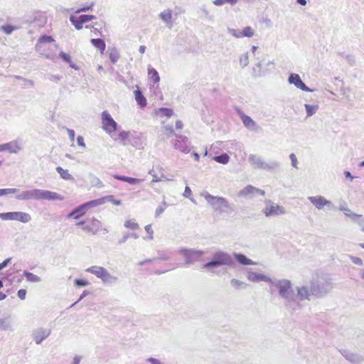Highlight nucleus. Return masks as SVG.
<instances>
[{"instance_id":"f257e3e1","label":"nucleus","mask_w":364,"mask_h":364,"mask_svg":"<svg viewBox=\"0 0 364 364\" xmlns=\"http://www.w3.org/2000/svg\"><path fill=\"white\" fill-rule=\"evenodd\" d=\"M271 290L272 288H275L279 295L284 300V305L285 308L289 311H295L301 308V304H299L295 299V290L292 287V284L289 279H274L272 281L271 286Z\"/></svg>"},{"instance_id":"f03ea898","label":"nucleus","mask_w":364,"mask_h":364,"mask_svg":"<svg viewBox=\"0 0 364 364\" xmlns=\"http://www.w3.org/2000/svg\"><path fill=\"white\" fill-rule=\"evenodd\" d=\"M16 199L18 200H63L64 197L53 191L33 188L21 191L19 194L16 195Z\"/></svg>"},{"instance_id":"7ed1b4c3","label":"nucleus","mask_w":364,"mask_h":364,"mask_svg":"<svg viewBox=\"0 0 364 364\" xmlns=\"http://www.w3.org/2000/svg\"><path fill=\"white\" fill-rule=\"evenodd\" d=\"M331 279L324 274H316L311 282V292L317 298H322L328 294L333 289Z\"/></svg>"},{"instance_id":"20e7f679","label":"nucleus","mask_w":364,"mask_h":364,"mask_svg":"<svg viewBox=\"0 0 364 364\" xmlns=\"http://www.w3.org/2000/svg\"><path fill=\"white\" fill-rule=\"evenodd\" d=\"M201 196L204 197L212 208L220 215L231 214L235 211L234 205L223 197L215 196L208 192L203 193Z\"/></svg>"},{"instance_id":"39448f33","label":"nucleus","mask_w":364,"mask_h":364,"mask_svg":"<svg viewBox=\"0 0 364 364\" xmlns=\"http://www.w3.org/2000/svg\"><path fill=\"white\" fill-rule=\"evenodd\" d=\"M248 161L250 165L255 169H262L267 171H273L280 166V164L277 161H265L264 159L256 154H250Z\"/></svg>"},{"instance_id":"423d86ee","label":"nucleus","mask_w":364,"mask_h":364,"mask_svg":"<svg viewBox=\"0 0 364 364\" xmlns=\"http://www.w3.org/2000/svg\"><path fill=\"white\" fill-rule=\"evenodd\" d=\"M85 272H90L100 279L103 283L112 284L117 282L118 278L112 275L105 268L100 266H92L85 269Z\"/></svg>"},{"instance_id":"0eeeda50","label":"nucleus","mask_w":364,"mask_h":364,"mask_svg":"<svg viewBox=\"0 0 364 364\" xmlns=\"http://www.w3.org/2000/svg\"><path fill=\"white\" fill-rule=\"evenodd\" d=\"M233 263V260L230 255L224 252H217L213 256L210 262L205 263L203 265L205 269H210L213 267L221 266V265H231Z\"/></svg>"},{"instance_id":"6e6552de","label":"nucleus","mask_w":364,"mask_h":364,"mask_svg":"<svg viewBox=\"0 0 364 364\" xmlns=\"http://www.w3.org/2000/svg\"><path fill=\"white\" fill-rule=\"evenodd\" d=\"M54 42V39L52 36H42L38 40L36 45V50L40 54L45 55L46 58L50 60L55 59V55L50 53L48 50L51 43Z\"/></svg>"},{"instance_id":"1a4fd4ad","label":"nucleus","mask_w":364,"mask_h":364,"mask_svg":"<svg viewBox=\"0 0 364 364\" xmlns=\"http://www.w3.org/2000/svg\"><path fill=\"white\" fill-rule=\"evenodd\" d=\"M264 203L265 207L263 208L262 213L266 217L277 216L286 213L283 206H280L270 200H265Z\"/></svg>"},{"instance_id":"9d476101","label":"nucleus","mask_w":364,"mask_h":364,"mask_svg":"<svg viewBox=\"0 0 364 364\" xmlns=\"http://www.w3.org/2000/svg\"><path fill=\"white\" fill-rule=\"evenodd\" d=\"M0 218L3 220H16L23 223L31 220L30 214L25 212H8L0 213Z\"/></svg>"},{"instance_id":"9b49d317","label":"nucleus","mask_w":364,"mask_h":364,"mask_svg":"<svg viewBox=\"0 0 364 364\" xmlns=\"http://www.w3.org/2000/svg\"><path fill=\"white\" fill-rule=\"evenodd\" d=\"M178 252L185 257V264H191L198 260L203 255L204 252L195 249H186L182 248L178 250Z\"/></svg>"},{"instance_id":"f8f14e48","label":"nucleus","mask_w":364,"mask_h":364,"mask_svg":"<svg viewBox=\"0 0 364 364\" xmlns=\"http://www.w3.org/2000/svg\"><path fill=\"white\" fill-rule=\"evenodd\" d=\"M51 334V329L49 328L38 327L34 328L31 333V338L33 341L37 344L40 345L43 341L50 336Z\"/></svg>"},{"instance_id":"ddd939ff","label":"nucleus","mask_w":364,"mask_h":364,"mask_svg":"<svg viewBox=\"0 0 364 364\" xmlns=\"http://www.w3.org/2000/svg\"><path fill=\"white\" fill-rule=\"evenodd\" d=\"M102 128L107 133H112L117 130V124L113 119L107 111H103L102 113Z\"/></svg>"},{"instance_id":"4468645a","label":"nucleus","mask_w":364,"mask_h":364,"mask_svg":"<svg viewBox=\"0 0 364 364\" xmlns=\"http://www.w3.org/2000/svg\"><path fill=\"white\" fill-rule=\"evenodd\" d=\"M175 136L176 139L171 141L174 148L183 153H188L190 151V144L188 138L179 134H175Z\"/></svg>"},{"instance_id":"2eb2a0df","label":"nucleus","mask_w":364,"mask_h":364,"mask_svg":"<svg viewBox=\"0 0 364 364\" xmlns=\"http://www.w3.org/2000/svg\"><path fill=\"white\" fill-rule=\"evenodd\" d=\"M23 149L21 139H15L8 143L0 144V152L8 151L10 154H17Z\"/></svg>"},{"instance_id":"dca6fc26","label":"nucleus","mask_w":364,"mask_h":364,"mask_svg":"<svg viewBox=\"0 0 364 364\" xmlns=\"http://www.w3.org/2000/svg\"><path fill=\"white\" fill-rule=\"evenodd\" d=\"M295 290V300L299 304H301V301L304 300H311V297L312 295L311 292V287L309 288L308 286H300L296 287Z\"/></svg>"},{"instance_id":"f3484780","label":"nucleus","mask_w":364,"mask_h":364,"mask_svg":"<svg viewBox=\"0 0 364 364\" xmlns=\"http://www.w3.org/2000/svg\"><path fill=\"white\" fill-rule=\"evenodd\" d=\"M307 199L318 210H322L324 207L333 208L332 203L322 196H309Z\"/></svg>"},{"instance_id":"a211bd4d","label":"nucleus","mask_w":364,"mask_h":364,"mask_svg":"<svg viewBox=\"0 0 364 364\" xmlns=\"http://www.w3.org/2000/svg\"><path fill=\"white\" fill-rule=\"evenodd\" d=\"M288 82L289 84L294 85L296 88L299 90L305 92H313V90L310 89L304 84L299 74H290L288 77Z\"/></svg>"},{"instance_id":"6ab92c4d","label":"nucleus","mask_w":364,"mask_h":364,"mask_svg":"<svg viewBox=\"0 0 364 364\" xmlns=\"http://www.w3.org/2000/svg\"><path fill=\"white\" fill-rule=\"evenodd\" d=\"M255 194H259L261 196H264L265 192L262 189H259L256 187H254L251 185H248L245 186L243 189L240 190L238 193V196L240 197H245L251 198Z\"/></svg>"},{"instance_id":"aec40b11","label":"nucleus","mask_w":364,"mask_h":364,"mask_svg":"<svg viewBox=\"0 0 364 364\" xmlns=\"http://www.w3.org/2000/svg\"><path fill=\"white\" fill-rule=\"evenodd\" d=\"M102 223L100 220L92 218L87 221V223L82 227L83 230L92 235H96L100 230Z\"/></svg>"},{"instance_id":"412c9836","label":"nucleus","mask_w":364,"mask_h":364,"mask_svg":"<svg viewBox=\"0 0 364 364\" xmlns=\"http://www.w3.org/2000/svg\"><path fill=\"white\" fill-rule=\"evenodd\" d=\"M247 278L249 281L255 283H258L260 282H268L269 286H271V284L273 281L271 278L268 277L267 276L257 273L252 271H248L247 272Z\"/></svg>"},{"instance_id":"4be33fe9","label":"nucleus","mask_w":364,"mask_h":364,"mask_svg":"<svg viewBox=\"0 0 364 364\" xmlns=\"http://www.w3.org/2000/svg\"><path fill=\"white\" fill-rule=\"evenodd\" d=\"M240 117L244 126L249 130L257 132L260 129L259 126L249 116L244 113H240Z\"/></svg>"},{"instance_id":"5701e85b","label":"nucleus","mask_w":364,"mask_h":364,"mask_svg":"<svg viewBox=\"0 0 364 364\" xmlns=\"http://www.w3.org/2000/svg\"><path fill=\"white\" fill-rule=\"evenodd\" d=\"M341 353L343 356L352 364H361L364 360L363 356L360 355L352 353L347 350H342Z\"/></svg>"},{"instance_id":"b1692460","label":"nucleus","mask_w":364,"mask_h":364,"mask_svg":"<svg viewBox=\"0 0 364 364\" xmlns=\"http://www.w3.org/2000/svg\"><path fill=\"white\" fill-rule=\"evenodd\" d=\"M14 330L11 317L0 318V331H11Z\"/></svg>"},{"instance_id":"393cba45","label":"nucleus","mask_w":364,"mask_h":364,"mask_svg":"<svg viewBox=\"0 0 364 364\" xmlns=\"http://www.w3.org/2000/svg\"><path fill=\"white\" fill-rule=\"evenodd\" d=\"M87 210L84 207V205L82 204L77 208L73 210L68 215V218H73L75 220L80 218L81 216L85 214Z\"/></svg>"},{"instance_id":"a878e982","label":"nucleus","mask_w":364,"mask_h":364,"mask_svg":"<svg viewBox=\"0 0 364 364\" xmlns=\"http://www.w3.org/2000/svg\"><path fill=\"white\" fill-rule=\"evenodd\" d=\"M160 18L166 23L168 28H171L173 26V23L171 21L172 18V11L170 9H166L162 11L160 15Z\"/></svg>"},{"instance_id":"bb28decb","label":"nucleus","mask_w":364,"mask_h":364,"mask_svg":"<svg viewBox=\"0 0 364 364\" xmlns=\"http://www.w3.org/2000/svg\"><path fill=\"white\" fill-rule=\"evenodd\" d=\"M235 259L242 265H254L257 263L248 259L245 255L240 253H234Z\"/></svg>"},{"instance_id":"cd10ccee","label":"nucleus","mask_w":364,"mask_h":364,"mask_svg":"<svg viewBox=\"0 0 364 364\" xmlns=\"http://www.w3.org/2000/svg\"><path fill=\"white\" fill-rule=\"evenodd\" d=\"M339 210L343 211L346 216L349 217L354 222H358L362 217L361 215L353 213L349 208L343 205L340 206Z\"/></svg>"},{"instance_id":"c85d7f7f","label":"nucleus","mask_w":364,"mask_h":364,"mask_svg":"<svg viewBox=\"0 0 364 364\" xmlns=\"http://www.w3.org/2000/svg\"><path fill=\"white\" fill-rule=\"evenodd\" d=\"M135 100L139 105L145 107L146 105V100L139 89L134 91Z\"/></svg>"},{"instance_id":"c756f323","label":"nucleus","mask_w":364,"mask_h":364,"mask_svg":"<svg viewBox=\"0 0 364 364\" xmlns=\"http://www.w3.org/2000/svg\"><path fill=\"white\" fill-rule=\"evenodd\" d=\"M89 178L92 186L97 187L98 188H102L104 187V184L101 180L94 174H89Z\"/></svg>"},{"instance_id":"7c9ffc66","label":"nucleus","mask_w":364,"mask_h":364,"mask_svg":"<svg viewBox=\"0 0 364 364\" xmlns=\"http://www.w3.org/2000/svg\"><path fill=\"white\" fill-rule=\"evenodd\" d=\"M82 205H84L85 209L87 210L92 208L103 205V200H102V198H100L98 199L88 201L87 203H83Z\"/></svg>"},{"instance_id":"2f4dec72","label":"nucleus","mask_w":364,"mask_h":364,"mask_svg":"<svg viewBox=\"0 0 364 364\" xmlns=\"http://www.w3.org/2000/svg\"><path fill=\"white\" fill-rule=\"evenodd\" d=\"M304 107H305V109L306 112L307 117H310L313 116L314 114L316 113V112L318 109V106L317 105L305 104Z\"/></svg>"},{"instance_id":"473e14b6","label":"nucleus","mask_w":364,"mask_h":364,"mask_svg":"<svg viewBox=\"0 0 364 364\" xmlns=\"http://www.w3.org/2000/svg\"><path fill=\"white\" fill-rule=\"evenodd\" d=\"M23 275L26 278L27 281L30 282L37 283L41 281L40 277L27 271H24Z\"/></svg>"},{"instance_id":"72a5a7b5","label":"nucleus","mask_w":364,"mask_h":364,"mask_svg":"<svg viewBox=\"0 0 364 364\" xmlns=\"http://www.w3.org/2000/svg\"><path fill=\"white\" fill-rule=\"evenodd\" d=\"M91 43L93 45V46L99 49L102 53L105 49V43L101 38H92L91 39Z\"/></svg>"},{"instance_id":"f704fd0d","label":"nucleus","mask_w":364,"mask_h":364,"mask_svg":"<svg viewBox=\"0 0 364 364\" xmlns=\"http://www.w3.org/2000/svg\"><path fill=\"white\" fill-rule=\"evenodd\" d=\"M57 172L60 175L61 178L65 180H73L74 178L71 174L69 173L68 170L63 169V168L58 166L56 168Z\"/></svg>"},{"instance_id":"c9c22d12","label":"nucleus","mask_w":364,"mask_h":364,"mask_svg":"<svg viewBox=\"0 0 364 364\" xmlns=\"http://www.w3.org/2000/svg\"><path fill=\"white\" fill-rule=\"evenodd\" d=\"M148 74L150 79L154 82L156 83L159 82L160 77L158 72L153 68H149Z\"/></svg>"},{"instance_id":"e433bc0d","label":"nucleus","mask_w":364,"mask_h":364,"mask_svg":"<svg viewBox=\"0 0 364 364\" xmlns=\"http://www.w3.org/2000/svg\"><path fill=\"white\" fill-rule=\"evenodd\" d=\"M214 161L222 164H227L230 160V156L228 154H223L220 156H215L213 158Z\"/></svg>"},{"instance_id":"4c0bfd02","label":"nucleus","mask_w":364,"mask_h":364,"mask_svg":"<svg viewBox=\"0 0 364 364\" xmlns=\"http://www.w3.org/2000/svg\"><path fill=\"white\" fill-rule=\"evenodd\" d=\"M242 38H251L255 36V31L251 26H246L243 29H242Z\"/></svg>"},{"instance_id":"58836bf2","label":"nucleus","mask_w":364,"mask_h":364,"mask_svg":"<svg viewBox=\"0 0 364 364\" xmlns=\"http://www.w3.org/2000/svg\"><path fill=\"white\" fill-rule=\"evenodd\" d=\"M230 284L232 287L236 288V289H245L247 286L246 283L244 282L237 279H232L230 281Z\"/></svg>"},{"instance_id":"ea45409f","label":"nucleus","mask_w":364,"mask_h":364,"mask_svg":"<svg viewBox=\"0 0 364 364\" xmlns=\"http://www.w3.org/2000/svg\"><path fill=\"white\" fill-rule=\"evenodd\" d=\"M18 28L11 25H4L0 27V30L6 35H10L13 31L17 30Z\"/></svg>"},{"instance_id":"a19ab883","label":"nucleus","mask_w":364,"mask_h":364,"mask_svg":"<svg viewBox=\"0 0 364 364\" xmlns=\"http://www.w3.org/2000/svg\"><path fill=\"white\" fill-rule=\"evenodd\" d=\"M102 200H103V204H105L107 202H110V203H112L115 205H120L122 203L121 200H116L114 198V196H112V195L102 197Z\"/></svg>"},{"instance_id":"79ce46f5","label":"nucleus","mask_w":364,"mask_h":364,"mask_svg":"<svg viewBox=\"0 0 364 364\" xmlns=\"http://www.w3.org/2000/svg\"><path fill=\"white\" fill-rule=\"evenodd\" d=\"M168 207V204L166 203L165 200H164L160 205L157 207L155 211V217L158 218L160 216L161 213H164V211L166 210V208Z\"/></svg>"},{"instance_id":"37998d69","label":"nucleus","mask_w":364,"mask_h":364,"mask_svg":"<svg viewBox=\"0 0 364 364\" xmlns=\"http://www.w3.org/2000/svg\"><path fill=\"white\" fill-rule=\"evenodd\" d=\"M70 20L77 30H80L82 28L83 23L81 22V20H80L78 17L76 18L73 16H71Z\"/></svg>"},{"instance_id":"c03bdc74","label":"nucleus","mask_w":364,"mask_h":364,"mask_svg":"<svg viewBox=\"0 0 364 364\" xmlns=\"http://www.w3.org/2000/svg\"><path fill=\"white\" fill-rule=\"evenodd\" d=\"M60 58H62L65 62H66V63H69V64H70V66L71 68H75V69H77V68H75V65L72 64L71 57H70L68 54H67V53H64V52L61 51V52L60 53Z\"/></svg>"},{"instance_id":"a18cd8bd","label":"nucleus","mask_w":364,"mask_h":364,"mask_svg":"<svg viewBox=\"0 0 364 364\" xmlns=\"http://www.w3.org/2000/svg\"><path fill=\"white\" fill-rule=\"evenodd\" d=\"M249 63V55L248 53H246L242 54L240 58V65L243 68L246 67Z\"/></svg>"},{"instance_id":"49530a36","label":"nucleus","mask_w":364,"mask_h":364,"mask_svg":"<svg viewBox=\"0 0 364 364\" xmlns=\"http://www.w3.org/2000/svg\"><path fill=\"white\" fill-rule=\"evenodd\" d=\"M228 32L237 38H242V30L240 29H235V28H228Z\"/></svg>"},{"instance_id":"de8ad7c7","label":"nucleus","mask_w":364,"mask_h":364,"mask_svg":"<svg viewBox=\"0 0 364 364\" xmlns=\"http://www.w3.org/2000/svg\"><path fill=\"white\" fill-rule=\"evenodd\" d=\"M119 58V54L117 50H112L109 53V59L112 63H115Z\"/></svg>"},{"instance_id":"09e8293b","label":"nucleus","mask_w":364,"mask_h":364,"mask_svg":"<svg viewBox=\"0 0 364 364\" xmlns=\"http://www.w3.org/2000/svg\"><path fill=\"white\" fill-rule=\"evenodd\" d=\"M129 136V132L126 131H122L118 134V139L123 143L125 144L124 141L128 139Z\"/></svg>"},{"instance_id":"8fccbe9b","label":"nucleus","mask_w":364,"mask_h":364,"mask_svg":"<svg viewBox=\"0 0 364 364\" xmlns=\"http://www.w3.org/2000/svg\"><path fill=\"white\" fill-rule=\"evenodd\" d=\"M159 112L161 113V114L162 116H166V117H170L173 115V111L171 109H169V108H161L159 109Z\"/></svg>"},{"instance_id":"3c124183","label":"nucleus","mask_w":364,"mask_h":364,"mask_svg":"<svg viewBox=\"0 0 364 364\" xmlns=\"http://www.w3.org/2000/svg\"><path fill=\"white\" fill-rule=\"evenodd\" d=\"M78 18L80 20H81V22L85 23H87L92 19H95L96 18V16H93V15H85V14H83V15H80Z\"/></svg>"},{"instance_id":"603ef678","label":"nucleus","mask_w":364,"mask_h":364,"mask_svg":"<svg viewBox=\"0 0 364 364\" xmlns=\"http://www.w3.org/2000/svg\"><path fill=\"white\" fill-rule=\"evenodd\" d=\"M124 226L127 228H129L131 230H136L139 228V225L132 220H127L124 223Z\"/></svg>"},{"instance_id":"864d4df0","label":"nucleus","mask_w":364,"mask_h":364,"mask_svg":"<svg viewBox=\"0 0 364 364\" xmlns=\"http://www.w3.org/2000/svg\"><path fill=\"white\" fill-rule=\"evenodd\" d=\"M19 193H21V190L18 188H4V196L8 195V194H16L17 195V194H19Z\"/></svg>"},{"instance_id":"5fc2aeb1","label":"nucleus","mask_w":364,"mask_h":364,"mask_svg":"<svg viewBox=\"0 0 364 364\" xmlns=\"http://www.w3.org/2000/svg\"><path fill=\"white\" fill-rule=\"evenodd\" d=\"M289 159L291 160V166L296 168H298V161L296 155L294 153H291L289 155Z\"/></svg>"},{"instance_id":"6e6d98bb","label":"nucleus","mask_w":364,"mask_h":364,"mask_svg":"<svg viewBox=\"0 0 364 364\" xmlns=\"http://www.w3.org/2000/svg\"><path fill=\"white\" fill-rule=\"evenodd\" d=\"M183 196L185 198H189L193 202H195V200L191 198L192 191H191V188L188 186H186L185 191H184V193H183Z\"/></svg>"},{"instance_id":"4d7b16f0","label":"nucleus","mask_w":364,"mask_h":364,"mask_svg":"<svg viewBox=\"0 0 364 364\" xmlns=\"http://www.w3.org/2000/svg\"><path fill=\"white\" fill-rule=\"evenodd\" d=\"M74 282L78 287H86L89 284L87 281L81 279H76Z\"/></svg>"},{"instance_id":"13d9d810","label":"nucleus","mask_w":364,"mask_h":364,"mask_svg":"<svg viewBox=\"0 0 364 364\" xmlns=\"http://www.w3.org/2000/svg\"><path fill=\"white\" fill-rule=\"evenodd\" d=\"M145 230L146 232L148 233L149 235V240H153L154 238V231L152 230V228H151V225H147L145 226Z\"/></svg>"},{"instance_id":"bf43d9fd","label":"nucleus","mask_w":364,"mask_h":364,"mask_svg":"<svg viewBox=\"0 0 364 364\" xmlns=\"http://www.w3.org/2000/svg\"><path fill=\"white\" fill-rule=\"evenodd\" d=\"M346 59L350 65L353 66L355 65V58L353 55H346Z\"/></svg>"},{"instance_id":"052dcab7","label":"nucleus","mask_w":364,"mask_h":364,"mask_svg":"<svg viewBox=\"0 0 364 364\" xmlns=\"http://www.w3.org/2000/svg\"><path fill=\"white\" fill-rule=\"evenodd\" d=\"M350 259L354 264L360 266L363 265V260L360 257L350 256Z\"/></svg>"},{"instance_id":"680f3d73","label":"nucleus","mask_w":364,"mask_h":364,"mask_svg":"<svg viewBox=\"0 0 364 364\" xmlns=\"http://www.w3.org/2000/svg\"><path fill=\"white\" fill-rule=\"evenodd\" d=\"M141 181H143V179L132 178V177H127V183L132 184V185L136 184L137 183H140Z\"/></svg>"},{"instance_id":"e2e57ef3","label":"nucleus","mask_w":364,"mask_h":364,"mask_svg":"<svg viewBox=\"0 0 364 364\" xmlns=\"http://www.w3.org/2000/svg\"><path fill=\"white\" fill-rule=\"evenodd\" d=\"M146 362L150 364H164L160 360L154 358H149L146 360Z\"/></svg>"},{"instance_id":"0e129e2a","label":"nucleus","mask_w":364,"mask_h":364,"mask_svg":"<svg viewBox=\"0 0 364 364\" xmlns=\"http://www.w3.org/2000/svg\"><path fill=\"white\" fill-rule=\"evenodd\" d=\"M17 295L20 299H21V300L25 299L26 296V290L23 289H19L17 292Z\"/></svg>"},{"instance_id":"69168bd1","label":"nucleus","mask_w":364,"mask_h":364,"mask_svg":"<svg viewBox=\"0 0 364 364\" xmlns=\"http://www.w3.org/2000/svg\"><path fill=\"white\" fill-rule=\"evenodd\" d=\"M165 129L166 132H168V136L170 137L171 135H174L176 134L175 132H174V130L173 129V127L172 126H166L165 127Z\"/></svg>"},{"instance_id":"338daca9","label":"nucleus","mask_w":364,"mask_h":364,"mask_svg":"<svg viewBox=\"0 0 364 364\" xmlns=\"http://www.w3.org/2000/svg\"><path fill=\"white\" fill-rule=\"evenodd\" d=\"M11 260V258L9 257V258H7L5 260H4L1 263H0V270L5 268L9 264Z\"/></svg>"},{"instance_id":"774afa93","label":"nucleus","mask_w":364,"mask_h":364,"mask_svg":"<svg viewBox=\"0 0 364 364\" xmlns=\"http://www.w3.org/2000/svg\"><path fill=\"white\" fill-rule=\"evenodd\" d=\"M77 144L80 146H82V147H85V141H84V139L82 136H78L77 137Z\"/></svg>"}]
</instances>
